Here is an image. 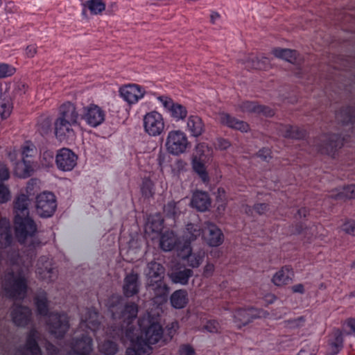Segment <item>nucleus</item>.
I'll list each match as a JSON object with an SVG mask.
<instances>
[{
	"instance_id": "c03bdc74",
	"label": "nucleus",
	"mask_w": 355,
	"mask_h": 355,
	"mask_svg": "<svg viewBox=\"0 0 355 355\" xmlns=\"http://www.w3.org/2000/svg\"><path fill=\"white\" fill-rule=\"evenodd\" d=\"M121 339L125 342L128 340L131 343V347L126 350L125 355H150V354H140L138 347L136 346L137 339L131 334V330L127 331L125 334L121 335Z\"/></svg>"
},
{
	"instance_id": "052dcab7",
	"label": "nucleus",
	"mask_w": 355,
	"mask_h": 355,
	"mask_svg": "<svg viewBox=\"0 0 355 355\" xmlns=\"http://www.w3.org/2000/svg\"><path fill=\"white\" fill-rule=\"evenodd\" d=\"M214 270V265L211 263H207L203 268L202 275L205 277H209L213 275Z\"/></svg>"
},
{
	"instance_id": "2eb2a0df",
	"label": "nucleus",
	"mask_w": 355,
	"mask_h": 355,
	"mask_svg": "<svg viewBox=\"0 0 355 355\" xmlns=\"http://www.w3.org/2000/svg\"><path fill=\"white\" fill-rule=\"evenodd\" d=\"M49 331L56 338L62 337L69 329V320L65 314L52 313L48 316Z\"/></svg>"
},
{
	"instance_id": "bf43d9fd",
	"label": "nucleus",
	"mask_w": 355,
	"mask_h": 355,
	"mask_svg": "<svg viewBox=\"0 0 355 355\" xmlns=\"http://www.w3.org/2000/svg\"><path fill=\"white\" fill-rule=\"evenodd\" d=\"M12 105L10 103H3L0 106V119L7 118L12 110Z\"/></svg>"
},
{
	"instance_id": "c756f323",
	"label": "nucleus",
	"mask_w": 355,
	"mask_h": 355,
	"mask_svg": "<svg viewBox=\"0 0 355 355\" xmlns=\"http://www.w3.org/2000/svg\"><path fill=\"white\" fill-rule=\"evenodd\" d=\"M240 108L243 112L246 113H262L266 116H271L274 114L273 110L270 108L259 105L254 102H243L240 105Z\"/></svg>"
},
{
	"instance_id": "f3484780",
	"label": "nucleus",
	"mask_w": 355,
	"mask_h": 355,
	"mask_svg": "<svg viewBox=\"0 0 355 355\" xmlns=\"http://www.w3.org/2000/svg\"><path fill=\"white\" fill-rule=\"evenodd\" d=\"M78 125L61 119H55L54 122V133L60 141L70 143L75 140L76 133L74 127Z\"/></svg>"
},
{
	"instance_id": "f8f14e48",
	"label": "nucleus",
	"mask_w": 355,
	"mask_h": 355,
	"mask_svg": "<svg viewBox=\"0 0 355 355\" xmlns=\"http://www.w3.org/2000/svg\"><path fill=\"white\" fill-rule=\"evenodd\" d=\"M111 311L113 315V318L114 319H119L120 322H122V329L121 333L122 334L127 332V331L131 330L132 332L135 330V327L131 326L132 322L135 320L138 313V306L135 303H128L127 304L124 309L122 310L120 315L118 316L114 313L113 309H111Z\"/></svg>"
},
{
	"instance_id": "7c9ffc66",
	"label": "nucleus",
	"mask_w": 355,
	"mask_h": 355,
	"mask_svg": "<svg viewBox=\"0 0 355 355\" xmlns=\"http://www.w3.org/2000/svg\"><path fill=\"white\" fill-rule=\"evenodd\" d=\"M187 127L191 135L196 137L200 136L205 131V125L202 120L196 115L189 116Z\"/></svg>"
},
{
	"instance_id": "dca6fc26",
	"label": "nucleus",
	"mask_w": 355,
	"mask_h": 355,
	"mask_svg": "<svg viewBox=\"0 0 355 355\" xmlns=\"http://www.w3.org/2000/svg\"><path fill=\"white\" fill-rule=\"evenodd\" d=\"M222 230L214 223L207 222L202 227V239L210 247H218L224 242Z\"/></svg>"
},
{
	"instance_id": "cd10ccee",
	"label": "nucleus",
	"mask_w": 355,
	"mask_h": 355,
	"mask_svg": "<svg viewBox=\"0 0 355 355\" xmlns=\"http://www.w3.org/2000/svg\"><path fill=\"white\" fill-rule=\"evenodd\" d=\"M191 204L197 210L205 211L211 206V199L207 192L197 191L193 194Z\"/></svg>"
},
{
	"instance_id": "0eeeda50",
	"label": "nucleus",
	"mask_w": 355,
	"mask_h": 355,
	"mask_svg": "<svg viewBox=\"0 0 355 355\" xmlns=\"http://www.w3.org/2000/svg\"><path fill=\"white\" fill-rule=\"evenodd\" d=\"M57 208L55 195L49 191H44L36 197L35 209L37 214L42 218H49L53 215Z\"/></svg>"
},
{
	"instance_id": "ea45409f",
	"label": "nucleus",
	"mask_w": 355,
	"mask_h": 355,
	"mask_svg": "<svg viewBox=\"0 0 355 355\" xmlns=\"http://www.w3.org/2000/svg\"><path fill=\"white\" fill-rule=\"evenodd\" d=\"M200 235L202 236V228L198 224L189 223L187 225L184 233V239L187 242L195 241Z\"/></svg>"
},
{
	"instance_id": "9b49d317",
	"label": "nucleus",
	"mask_w": 355,
	"mask_h": 355,
	"mask_svg": "<svg viewBox=\"0 0 355 355\" xmlns=\"http://www.w3.org/2000/svg\"><path fill=\"white\" fill-rule=\"evenodd\" d=\"M157 99L175 121L178 122L186 119L188 111L185 106L174 102L168 96H159Z\"/></svg>"
},
{
	"instance_id": "f257e3e1",
	"label": "nucleus",
	"mask_w": 355,
	"mask_h": 355,
	"mask_svg": "<svg viewBox=\"0 0 355 355\" xmlns=\"http://www.w3.org/2000/svg\"><path fill=\"white\" fill-rule=\"evenodd\" d=\"M8 263L11 271L3 276L2 287L10 297L21 300L26 295V275L28 272L31 261H25L18 252H13L9 255Z\"/></svg>"
},
{
	"instance_id": "e433bc0d",
	"label": "nucleus",
	"mask_w": 355,
	"mask_h": 355,
	"mask_svg": "<svg viewBox=\"0 0 355 355\" xmlns=\"http://www.w3.org/2000/svg\"><path fill=\"white\" fill-rule=\"evenodd\" d=\"M177 237L171 231H167L162 234L160 238V248L164 251H171L177 244Z\"/></svg>"
},
{
	"instance_id": "a878e982",
	"label": "nucleus",
	"mask_w": 355,
	"mask_h": 355,
	"mask_svg": "<svg viewBox=\"0 0 355 355\" xmlns=\"http://www.w3.org/2000/svg\"><path fill=\"white\" fill-rule=\"evenodd\" d=\"M98 315L96 311L87 309L82 313L80 328H88L94 334L99 328Z\"/></svg>"
},
{
	"instance_id": "5fc2aeb1",
	"label": "nucleus",
	"mask_w": 355,
	"mask_h": 355,
	"mask_svg": "<svg viewBox=\"0 0 355 355\" xmlns=\"http://www.w3.org/2000/svg\"><path fill=\"white\" fill-rule=\"evenodd\" d=\"M11 196L8 188L0 182V203H5L10 200Z\"/></svg>"
},
{
	"instance_id": "6ab92c4d",
	"label": "nucleus",
	"mask_w": 355,
	"mask_h": 355,
	"mask_svg": "<svg viewBox=\"0 0 355 355\" xmlns=\"http://www.w3.org/2000/svg\"><path fill=\"white\" fill-rule=\"evenodd\" d=\"M77 159V155L71 150L63 148L58 151L55 163L58 169L70 171L76 166Z\"/></svg>"
},
{
	"instance_id": "4468645a",
	"label": "nucleus",
	"mask_w": 355,
	"mask_h": 355,
	"mask_svg": "<svg viewBox=\"0 0 355 355\" xmlns=\"http://www.w3.org/2000/svg\"><path fill=\"white\" fill-rule=\"evenodd\" d=\"M268 313L263 310H258L252 307L248 309H238L233 315L234 322L239 328L251 322L255 318H266Z\"/></svg>"
},
{
	"instance_id": "1a4fd4ad",
	"label": "nucleus",
	"mask_w": 355,
	"mask_h": 355,
	"mask_svg": "<svg viewBox=\"0 0 355 355\" xmlns=\"http://www.w3.org/2000/svg\"><path fill=\"white\" fill-rule=\"evenodd\" d=\"M35 272L37 277L47 284L53 282L58 278V270L53 266L52 259L46 256L38 259Z\"/></svg>"
},
{
	"instance_id": "680f3d73",
	"label": "nucleus",
	"mask_w": 355,
	"mask_h": 355,
	"mask_svg": "<svg viewBox=\"0 0 355 355\" xmlns=\"http://www.w3.org/2000/svg\"><path fill=\"white\" fill-rule=\"evenodd\" d=\"M220 202H227L225 190L222 187L218 188L216 192V203Z\"/></svg>"
},
{
	"instance_id": "b1692460",
	"label": "nucleus",
	"mask_w": 355,
	"mask_h": 355,
	"mask_svg": "<svg viewBox=\"0 0 355 355\" xmlns=\"http://www.w3.org/2000/svg\"><path fill=\"white\" fill-rule=\"evenodd\" d=\"M123 291L124 295L127 297H132L139 293V282L137 273L131 272L125 277Z\"/></svg>"
},
{
	"instance_id": "6e6d98bb",
	"label": "nucleus",
	"mask_w": 355,
	"mask_h": 355,
	"mask_svg": "<svg viewBox=\"0 0 355 355\" xmlns=\"http://www.w3.org/2000/svg\"><path fill=\"white\" fill-rule=\"evenodd\" d=\"M220 324L216 320H209L204 326V329L210 333H218L220 331Z\"/></svg>"
},
{
	"instance_id": "4be33fe9",
	"label": "nucleus",
	"mask_w": 355,
	"mask_h": 355,
	"mask_svg": "<svg viewBox=\"0 0 355 355\" xmlns=\"http://www.w3.org/2000/svg\"><path fill=\"white\" fill-rule=\"evenodd\" d=\"M180 257L186 261L188 266L192 268H198L200 266L205 257L203 250L193 252L189 245L184 246L180 251Z\"/></svg>"
},
{
	"instance_id": "0e129e2a",
	"label": "nucleus",
	"mask_w": 355,
	"mask_h": 355,
	"mask_svg": "<svg viewBox=\"0 0 355 355\" xmlns=\"http://www.w3.org/2000/svg\"><path fill=\"white\" fill-rule=\"evenodd\" d=\"M10 177L8 168L4 164L0 163V180H6Z\"/></svg>"
},
{
	"instance_id": "338daca9",
	"label": "nucleus",
	"mask_w": 355,
	"mask_h": 355,
	"mask_svg": "<svg viewBox=\"0 0 355 355\" xmlns=\"http://www.w3.org/2000/svg\"><path fill=\"white\" fill-rule=\"evenodd\" d=\"M344 326L349 330V334L355 333V319L349 318L345 320Z\"/></svg>"
},
{
	"instance_id": "49530a36",
	"label": "nucleus",
	"mask_w": 355,
	"mask_h": 355,
	"mask_svg": "<svg viewBox=\"0 0 355 355\" xmlns=\"http://www.w3.org/2000/svg\"><path fill=\"white\" fill-rule=\"evenodd\" d=\"M99 352L103 355H115L118 352L117 345L110 340L98 343Z\"/></svg>"
},
{
	"instance_id": "9d476101",
	"label": "nucleus",
	"mask_w": 355,
	"mask_h": 355,
	"mask_svg": "<svg viewBox=\"0 0 355 355\" xmlns=\"http://www.w3.org/2000/svg\"><path fill=\"white\" fill-rule=\"evenodd\" d=\"M105 111L94 103H90L83 108L82 119L92 128H96L105 120Z\"/></svg>"
},
{
	"instance_id": "39448f33",
	"label": "nucleus",
	"mask_w": 355,
	"mask_h": 355,
	"mask_svg": "<svg viewBox=\"0 0 355 355\" xmlns=\"http://www.w3.org/2000/svg\"><path fill=\"white\" fill-rule=\"evenodd\" d=\"M165 269L157 262L148 263L145 271L147 277V286L151 288L157 297L164 296L168 293V288L163 281Z\"/></svg>"
},
{
	"instance_id": "412c9836",
	"label": "nucleus",
	"mask_w": 355,
	"mask_h": 355,
	"mask_svg": "<svg viewBox=\"0 0 355 355\" xmlns=\"http://www.w3.org/2000/svg\"><path fill=\"white\" fill-rule=\"evenodd\" d=\"M217 120L220 124L242 132H248L250 130V125L246 122L241 121L224 112L218 113Z\"/></svg>"
},
{
	"instance_id": "20e7f679",
	"label": "nucleus",
	"mask_w": 355,
	"mask_h": 355,
	"mask_svg": "<svg viewBox=\"0 0 355 355\" xmlns=\"http://www.w3.org/2000/svg\"><path fill=\"white\" fill-rule=\"evenodd\" d=\"M37 335V331L32 330L28 336L25 348L22 351H19L17 355H41V351L36 342ZM92 345L91 337L83 336L81 339L77 340L73 345V355L89 354L92 350Z\"/></svg>"
},
{
	"instance_id": "f03ea898",
	"label": "nucleus",
	"mask_w": 355,
	"mask_h": 355,
	"mask_svg": "<svg viewBox=\"0 0 355 355\" xmlns=\"http://www.w3.org/2000/svg\"><path fill=\"white\" fill-rule=\"evenodd\" d=\"M139 328L131 334L137 339L136 346L140 354H151L152 345H155L163 340V329L157 318L150 315L144 316L139 320Z\"/></svg>"
},
{
	"instance_id": "774afa93",
	"label": "nucleus",
	"mask_w": 355,
	"mask_h": 355,
	"mask_svg": "<svg viewBox=\"0 0 355 355\" xmlns=\"http://www.w3.org/2000/svg\"><path fill=\"white\" fill-rule=\"evenodd\" d=\"M254 209L259 214H263L266 213L268 209V206L265 203L256 204L254 206Z\"/></svg>"
},
{
	"instance_id": "6e6552de",
	"label": "nucleus",
	"mask_w": 355,
	"mask_h": 355,
	"mask_svg": "<svg viewBox=\"0 0 355 355\" xmlns=\"http://www.w3.org/2000/svg\"><path fill=\"white\" fill-rule=\"evenodd\" d=\"M143 125L145 132L149 136H159L165 128L164 117L158 112H149L144 116Z\"/></svg>"
},
{
	"instance_id": "ddd939ff",
	"label": "nucleus",
	"mask_w": 355,
	"mask_h": 355,
	"mask_svg": "<svg viewBox=\"0 0 355 355\" xmlns=\"http://www.w3.org/2000/svg\"><path fill=\"white\" fill-rule=\"evenodd\" d=\"M111 311L113 315V318L114 319H119L120 322H122V329L121 333L122 334L127 332V331L131 330L132 332L135 330V327L131 326L132 322L135 320L138 313V306L135 303H128L127 304L124 309L122 310L120 315L118 316L114 313L113 309H111Z\"/></svg>"
},
{
	"instance_id": "c85d7f7f",
	"label": "nucleus",
	"mask_w": 355,
	"mask_h": 355,
	"mask_svg": "<svg viewBox=\"0 0 355 355\" xmlns=\"http://www.w3.org/2000/svg\"><path fill=\"white\" fill-rule=\"evenodd\" d=\"M243 64L248 69H266L270 65V61L268 58L251 54L245 56V58L243 60Z\"/></svg>"
},
{
	"instance_id": "2f4dec72",
	"label": "nucleus",
	"mask_w": 355,
	"mask_h": 355,
	"mask_svg": "<svg viewBox=\"0 0 355 355\" xmlns=\"http://www.w3.org/2000/svg\"><path fill=\"white\" fill-rule=\"evenodd\" d=\"M83 6V12L85 13L87 10L92 15H101L106 7L105 3L103 0H81Z\"/></svg>"
},
{
	"instance_id": "09e8293b",
	"label": "nucleus",
	"mask_w": 355,
	"mask_h": 355,
	"mask_svg": "<svg viewBox=\"0 0 355 355\" xmlns=\"http://www.w3.org/2000/svg\"><path fill=\"white\" fill-rule=\"evenodd\" d=\"M36 153L35 146L31 142H26L21 147L22 161L33 164L29 158L34 157Z\"/></svg>"
},
{
	"instance_id": "aec40b11",
	"label": "nucleus",
	"mask_w": 355,
	"mask_h": 355,
	"mask_svg": "<svg viewBox=\"0 0 355 355\" xmlns=\"http://www.w3.org/2000/svg\"><path fill=\"white\" fill-rule=\"evenodd\" d=\"M57 119L79 125V113L76 104L71 101H66L61 104L58 109Z\"/></svg>"
},
{
	"instance_id": "473e14b6",
	"label": "nucleus",
	"mask_w": 355,
	"mask_h": 355,
	"mask_svg": "<svg viewBox=\"0 0 355 355\" xmlns=\"http://www.w3.org/2000/svg\"><path fill=\"white\" fill-rule=\"evenodd\" d=\"M279 134L285 138L300 139L305 136V131L296 126L281 125Z\"/></svg>"
},
{
	"instance_id": "a18cd8bd",
	"label": "nucleus",
	"mask_w": 355,
	"mask_h": 355,
	"mask_svg": "<svg viewBox=\"0 0 355 355\" xmlns=\"http://www.w3.org/2000/svg\"><path fill=\"white\" fill-rule=\"evenodd\" d=\"M331 197L334 199L355 198V185L344 187L340 191H333Z\"/></svg>"
},
{
	"instance_id": "864d4df0",
	"label": "nucleus",
	"mask_w": 355,
	"mask_h": 355,
	"mask_svg": "<svg viewBox=\"0 0 355 355\" xmlns=\"http://www.w3.org/2000/svg\"><path fill=\"white\" fill-rule=\"evenodd\" d=\"M162 220L158 219L157 220H153L147 223L146 226V232L148 233L149 232H152L155 233H158L162 230Z\"/></svg>"
},
{
	"instance_id": "7ed1b4c3",
	"label": "nucleus",
	"mask_w": 355,
	"mask_h": 355,
	"mask_svg": "<svg viewBox=\"0 0 355 355\" xmlns=\"http://www.w3.org/2000/svg\"><path fill=\"white\" fill-rule=\"evenodd\" d=\"M28 202L29 199L24 194L19 195L16 199L15 202V232L19 242H29L30 245H33L35 248L39 245V243H35V239L33 236V234L36 231V225L28 216Z\"/></svg>"
},
{
	"instance_id": "3c124183",
	"label": "nucleus",
	"mask_w": 355,
	"mask_h": 355,
	"mask_svg": "<svg viewBox=\"0 0 355 355\" xmlns=\"http://www.w3.org/2000/svg\"><path fill=\"white\" fill-rule=\"evenodd\" d=\"M305 322V317L300 316L285 321V326L290 329H299L304 325Z\"/></svg>"
},
{
	"instance_id": "5701e85b",
	"label": "nucleus",
	"mask_w": 355,
	"mask_h": 355,
	"mask_svg": "<svg viewBox=\"0 0 355 355\" xmlns=\"http://www.w3.org/2000/svg\"><path fill=\"white\" fill-rule=\"evenodd\" d=\"M322 144L320 147L322 153L332 154L343 145V139L336 134H326L322 137Z\"/></svg>"
},
{
	"instance_id": "13d9d810",
	"label": "nucleus",
	"mask_w": 355,
	"mask_h": 355,
	"mask_svg": "<svg viewBox=\"0 0 355 355\" xmlns=\"http://www.w3.org/2000/svg\"><path fill=\"white\" fill-rule=\"evenodd\" d=\"M153 184L151 181H144L141 187L142 193L146 197L151 196L153 195Z\"/></svg>"
},
{
	"instance_id": "37998d69",
	"label": "nucleus",
	"mask_w": 355,
	"mask_h": 355,
	"mask_svg": "<svg viewBox=\"0 0 355 355\" xmlns=\"http://www.w3.org/2000/svg\"><path fill=\"white\" fill-rule=\"evenodd\" d=\"M33 171V164L24 161L16 163L14 168L15 174L19 178H26L31 175Z\"/></svg>"
},
{
	"instance_id": "8fccbe9b",
	"label": "nucleus",
	"mask_w": 355,
	"mask_h": 355,
	"mask_svg": "<svg viewBox=\"0 0 355 355\" xmlns=\"http://www.w3.org/2000/svg\"><path fill=\"white\" fill-rule=\"evenodd\" d=\"M336 119L338 123L347 124L352 121L351 111L349 109H343L336 112Z\"/></svg>"
},
{
	"instance_id": "a19ab883",
	"label": "nucleus",
	"mask_w": 355,
	"mask_h": 355,
	"mask_svg": "<svg viewBox=\"0 0 355 355\" xmlns=\"http://www.w3.org/2000/svg\"><path fill=\"white\" fill-rule=\"evenodd\" d=\"M272 53L276 58L283 59L291 63L295 62L297 56L295 51L288 49L276 48L272 50Z\"/></svg>"
},
{
	"instance_id": "4d7b16f0",
	"label": "nucleus",
	"mask_w": 355,
	"mask_h": 355,
	"mask_svg": "<svg viewBox=\"0 0 355 355\" xmlns=\"http://www.w3.org/2000/svg\"><path fill=\"white\" fill-rule=\"evenodd\" d=\"M342 230L345 233L355 236V220H349L345 221L342 226Z\"/></svg>"
},
{
	"instance_id": "bb28decb",
	"label": "nucleus",
	"mask_w": 355,
	"mask_h": 355,
	"mask_svg": "<svg viewBox=\"0 0 355 355\" xmlns=\"http://www.w3.org/2000/svg\"><path fill=\"white\" fill-rule=\"evenodd\" d=\"M293 277V269L290 266H286L273 275L272 282L277 286H283L290 284Z\"/></svg>"
},
{
	"instance_id": "603ef678",
	"label": "nucleus",
	"mask_w": 355,
	"mask_h": 355,
	"mask_svg": "<svg viewBox=\"0 0 355 355\" xmlns=\"http://www.w3.org/2000/svg\"><path fill=\"white\" fill-rule=\"evenodd\" d=\"M16 72V69L7 63H0V78L12 76Z\"/></svg>"
},
{
	"instance_id": "de8ad7c7",
	"label": "nucleus",
	"mask_w": 355,
	"mask_h": 355,
	"mask_svg": "<svg viewBox=\"0 0 355 355\" xmlns=\"http://www.w3.org/2000/svg\"><path fill=\"white\" fill-rule=\"evenodd\" d=\"M35 304L40 315H46L48 312V300L46 293L43 292L35 297Z\"/></svg>"
},
{
	"instance_id": "79ce46f5",
	"label": "nucleus",
	"mask_w": 355,
	"mask_h": 355,
	"mask_svg": "<svg viewBox=\"0 0 355 355\" xmlns=\"http://www.w3.org/2000/svg\"><path fill=\"white\" fill-rule=\"evenodd\" d=\"M205 160L192 158V168L193 171L199 175L203 182H208L209 178L206 170L204 162Z\"/></svg>"
},
{
	"instance_id": "e2e57ef3",
	"label": "nucleus",
	"mask_w": 355,
	"mask_h": 355,
	"mask_svg": "<svg viewBox=\"0 0 355 355\" xmlns=\"http://www.w3.org/2000/svg\"><path fill=\"white\" fill-rule=\"evenodd\" d=\"M179 353L180 355H194L195 351L191 346L184 345L180 347Z\"/></svg>"
},
{
	"instance_id": "393cba45",
	"label": "nucleus",
	"mask_w": 355,
	"mask_h": 355,
	"mask_svg": "<svg viewBox=\"0 0 355 355\" xmlns=\"http://www.w3.org/2000/svg\"><path fill=\"white\" fill-rule=\"evenodd\" d=\"M11 316L13 322L17 326H25L31 320V311L29 308L26 306H18L15 304Z\"/></svg>"
},
{
	"instance_id": "72a5a7b5",
	"label": "nucleus",
	"mask_w": 355,
	"mask_h": 355,
	"mask_svg": "<svg viewBox=\"0 0 355 355\" xmlns=\"http://www.w3.org/2000/svg\"><path fill=\"white\" fill-rule=\"evenodd\" d=\"M12 241L10 221L6 218L0 220V248L9 245Z\"/></svg>"
},
{
	"instance_id": "f704fd0d",
	"label": "nucleus",
	"mask_w": 355,
	"mask_h": 355,
	"mask_svg": "<svg viewBox=\"0 0 355 355\" xmlns=\"http://www.w3.org/2000/svg\"><path fill=\"white\" fill-rule=\"evenodd\" d=\"M343 339L342 333L338 330H334L329 338V352L331 354H336L342 349Z\"/></svg>"
},
{
	"instance_id": "a211bd4d",
	"label": "nucleus",
	"mask_w": 355,
	"mask_h": 355,
	"mask_svg": "<svg viewBox=\"0 0 355 355\" xmlns=\"http://www.w3.org/2000/svg\"><path fill=\"white\" fill-rule=\"evenodd\" d=\"M119 93L128 105H134L144 97L146 90L139 85L132 83L121 86Z\"/></svg>"
},
{
	"instance_id": "c9c22d12",
	"label": "nucleus",
	"mask_w": 355,
	"mask_h": 355,
	"mask_svg": "<svg viewBox=\"0 0 355 355\" xmlns=\"http://www.w3.org/2000/svg\"><path fill=\"white\" fill-rule=\"evenodd\" d=\"M168 275L173 283L186 285L188 284L189 278L193 275V271L189 268H183L182 270L173 271Z\"/></svg>"
},
{
	"instance_id": "4c0bfd02",
	"label": "nucleus",
	"mask_w": 355,
	"mask_h": 355,
	"mask_svg": "<svg viewBox=\"0 0 355 355\" xmlns=\"http://www.w3.org/2000/svg\"><path fill=\"white\" fill-rule=\"evenodd\" d=\"M171 305L175 309H182L188 303L187 292L185 290H178L171 296Z\"/></svg>"
},
{
	"instance_id": "423d86ee",
	"label": "nucleus",
	"mask_w": 355,
	"mask_h": 355,
	"mask_svg": "<svg viewBox=\"0 0 355 355\" xmlns=\"http://www.w3.org/2000/svg\"><path fill=\"white\" fill-rule=\"evenodd\" d=\"M189 144L188 137L182 130H173L168 132L165 147L169 154L175 156L180 155L187 151Z\"/></svg>"
},
{
	"instance_id": "58836bf2",
	"label": "nucleus",
	"mask_w": 355,
	"mask_h": 355,
	"mask_svg": "<svg viewBox=\"0 0 355 355\" xmlns=\"http://www.w3.org/2000/svg\"><path fill=\"white\" fill-rule=\"evenodd\" d=\"M213 150L205 143H199L196 146L193 158L206 160L212 157Z\"/></svg>"
},
{
	"instance_id": "69168bd1",
	"label": "nucleus",
	"mask_w": 355,
	"mask_h": 355,
	"mask_svg": "<svg viewBox=\"0 0 355 355\" xmlns=\"http://www.w3.org/2000/svg\"><path fill=\"white\" fill-rule=\"evenodd\" d=\"M37 46L35 44H31L27 46V47L25 49V54L26 57L28 58H33L34 57L37 53Z\"/></svg>"
}]
</instances>
